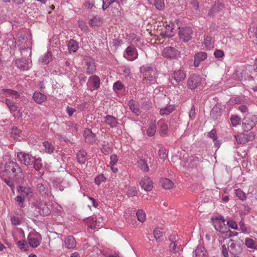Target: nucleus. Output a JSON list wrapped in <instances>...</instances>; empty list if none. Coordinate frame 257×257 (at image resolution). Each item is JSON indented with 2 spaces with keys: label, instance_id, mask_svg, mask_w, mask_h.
Wrapping results in <instances>:
<instances>
[{
  "label": "nucleus",
  "instance_id": "nucleus-11",
  "mask_svg": "<svg viewBox=\"0 0 257 257\" xmlns=\"http://www.w3.org/2000/svg\"><path fill=\"white\" fill-rule=\"evenodd\" d=\"M201 81L202 78L199 75L192 74L188 78V87L190 89H195L201 84Z\"/></svg>",
  "mask_w": 257,
  "mask_h": 257
},
{
  "label": "nucleus",
  "instance_id": "nucleus-39",
  "mask_svg": "<svg viewBox=\"0 0 257 257\" xmlns=\"http://www.w3.org/2000/svg\"><path fill=\"white\" fill-rule=\"evenodd\" d=\"M101 18L98 16H94L90 20L89 24L91 27L98 26L101 24Z\"/></svg>",
  "mask_w": 257,
  "mask_h": 257
},
{
  "label": "nucleus",
  "instance_id": "nucleus-62",
  "mask_svg": "<svg viewBox=\"0 0 257 257\" xmlns=\"http://www.w3.org/2000/svg\"><path fill=\"white\" fill-rule=\"evenodd\" d=\"M18 246L21 249H23L26 250L27 248V243L25 240L19 241L18 242Z\"/></svg>",
  "mask_w": 257,
  "mask_h": 257
},
{
  "label": "nucleus",
  "instance_id": "nucleus-25",
  "mask_svg": "<svg viewBox=\"0 0 257 257\" xmlns=\"http://www.w3.org/2000/svg\"><path fill=\"white\" fill-rule=\"evenodd\" d=\"M156 132V120H152L150 121L149 127L147 130V134L148 136H153Z\"/></svg>",
  "mask_w": 257,
  "mask_h": 257
},
{
  "label": "nucleus",
  "instance_id": "nucleus-57",
  "mask_svg": "<svg viewBox=\"0 0 257 257\" xmlns=\"http://www.w3.org/2000/svg\"><path fill=\"white\" fill-rule=\"evenodd\" d=\"M137 190L136 187H132L128 188L127 191V195L130 197H133L137 195Z\"/></svg>",
  "mask_w": 257,
  "mask_h": 257
},
{
  "label": "nucleus",
  "instance_id": "nucleus-31",
  "mask_svg": "<svg viewBox=\"0 0 257 257\" xmlns=\"http://www.w3.org/2000/svg\"><path fill=\"white\" fill-rule=\"evenodd\" d=\"M175 109V107L173 105H169L166 107L160 109V114L161 115H168Z\"/></svg>",
  "mask_w": 257,
  "mask_h": 257
},
{
  "label": "nucleus",
  "instance_id": "nucleus-44",
  "mask_svg": "<svg viewBox=\"0 0 257 257\" xmlns=\"http://www.w3.org/2000/svg\"><path fill=\"white\" fill-rule=\"evenodd\" d=\"M163 231L162 228H156L154 230V236L156 239L158 241H160L163 237Z\"/></svg>",
  "mask_w": 257,
  "mask_h": 257
},
{
  "label": "nucleus",
  "instance_id": "nucleus-15",
  "mask_svg": "<svg viewBox=\"0 0 257 257\" xmlns=\"http://www.w3.org/2000/svg\"><path fill=\"white\" fill-rule=\"evenodd\" d=\"M17 190L18 193L25 198V197L31 198L34 195L32 189L28 187L19 186L17 187Z\"/></svg>",
  "mask_w": 257,
  "mask_h": 257
},
{
  "label": "nucleus",
  "instance_id": "nucleus-42",
  "mask_svg": "<svg viewBox=\"0 0 257 257\" xmlns=\"http://www.w3.org/2000/svg\"><path fill=\"white\" fill-rule=\"evenodd\" d=\"M234 41L232 38L229 37H224L221 41V43L224 45L225 47L230 48L232 47V41Z\"/></svg>",
  "mask_w": 257,
  "mask_h": 257
},
{
  "label": "nucleus",
  "instance_id": "nucleus-3",
  "mask_svg": "<svg viewBox=\"0 0 257 257\" xmlns=\"http://www.w3.org/2000/svg\"><path fill=\"white\" fill-rule=\"evenodd\" d=\"M214 226L215 229L225 236L231 237V231L228 230L225 224V219L222 216L219 215L213 219Z\"/></svg>",
  "mask_w": 257,
  "mask_h": 257
},
{
  "label": "nucleus",
  "instance_id": "nucleus-27",
  "mask_svg": "<svg viewBox=\"0 0 257 257\" xmlns=\"http://www.w3.org/2000/svg\"><path fill=\"white\" fill-rule=\"evenodd\" d=\"M87 224L90 228H99L102 227V225H100L99 224H97V219L96 217H92L88 218L87 221Z\"/></svg>",
  "mask_w": 257,
  "mask_h": 257
},
{
  "label": "nucleus",
  "instance_id": "nucleus-20",
  "mask_svg": "<svg viewBox=\"0 0 257 257\" xmlns=\"http://www.w3.org/2000/svg\"><path fill=\"white\" fill-rule=\"evenodd\" d=\"M172 77L176 82L179 83L183 81L185 79L186 74L183 70H178L173 72L172 74Z\"/></svg>",
  "mask_w": 257,
  "mask_h": 257
},
{
  "label": "nucleus",
  "instance_id": "nucleus-9",
  "mask_svg": "<svg viewBox=\"0 0 257 257\" xmlns=\"http://www.w3.org/2000/svg\"><path fill=\"white\" fill-rule=\"evenodd\" d=\"M192 34L191 28L188 27L181 28L179 31V38L184 42L189 41L191 39Z\"/></svg>",
  "mask_w": 257,
  "mask_h": 257
},
{
  "label": "nucleus",
  "instance_id": "nucleus-41",
  "mask_svg": "<svg viewBox=\"0 0 257 257\" xmlns=\"http://www.w3.org/2000/svg\"><path fill=\"white\" fill-rule=\"evenodd\" d=\"M138 167L143 171L147 172L149 171V166L144 159H140L138 162Z\"/></svg>",
  "mask_w": 257,
  "mask_h": 257
},
{
  "label": "nucleus",
  "instance_id": "nucleus-59",
  "mask_svg": "<svg viewBox=\"0 0 257 257\" xmlns=\"http://www.w3.org/2000/svg\"><path fill=\"white\" fill-rule=\"evenodd\" d=\"M102 9L103 10H105L107 9L111 4L114 3V1L113 0H102Z\"/></svg>",
  "mask_w": 257,
  "mask_h": 257
},
{
  "label": "nucleus",
  "instance_id": "nucleus-38",
  "mask_svg": "<svg viewBox=\"0 0 257 257\" xmlns=\"http://www.w3.org/2000/svg\"><path fill=\"white\" fill-rule=\"evenodd\" d=\"M43 146L44 147L45 152L48 154H52L54 150L53 145L48 141H45L43 143Z\"/></svg>",
  "mask_w": 257,
  "mask_h": 257
},
{
  "label": "nucleus",
  "instance_id": "nucleus-19",
  "mask_svg": "<svg viewBox=\"0 0 257 257\" xmlns=\"http://www.w3.org/2000/svg\"><path fill=\"white\" fill-rule=\"evenodd\" d=\"M227 244V248H229V251L230 253L236 254L241 251V249L240 246L234 242L232 240H229Z\"/></svg>",
  "mask_w": 257,
  "mask_h": 257
},
{
  "label": "nucleus",
  "instance_id": "nucleus-47",
  "mask_svg": "<svg viewBox=\"0 0 257 257\" xmlns=\"http://www.w3.org/2000/svg\"><path fill=\"white\" fill-rule=\"evenodd\" d=\"M158 124L160 126V130L162 133L165 134L168 130V125L164 120L161 119L158 121Z\"/></svg>",
  "mask_w": 257,
  "mask_h": 257
},
{
  "label": "nucleus",
  "instance_id": "nucleus-6",
  "mask_svg": "<svg viewBox=\"0 0 257 257\" xmlns=\"http://www.w3.org/2000/svg\"><path fill=\"white\" fill-rule=\"evenodd\" d=\"M244 122L242 123V128L245 131L251 130L257 122V115H248L244 117Z\"/></svg>",
  "mask_w": 257,
  "mask_h": 257
},
{
  "label": "nucleus",
  "instance_id": "nucleus-17",
  "mask_svg": "<svg viewBox=\"0 0 257 257\" xmlns=\"http://www.w3.org/2000/svg\"><path fill=\"white\" fill-rule=\"evenodd\" d=\"M18 68L22 70H27L32 66L31 61L27 59H19L16 62Z\"/></svg>",
  "mask_w": 257,
  "mask_h": 257
},
{
  "label": "nucleus",
  "instance_id": "nucleus-32",
  "mask_svg": "<svg viewBox=\"0 0 257 257\" xmlns=\"http://www.w3.org/2000/svg\"><path fill=\"white\" fill-rule=\"evenodd\" d=\"M37 190L42 195H47L49 193V189L44 184L39 183L37 184Z\"/></svg>",
  "mask_w": 257,
  "mask_h": 257
},
{
  "label": "nucleus",
  "instance_id": "nucleus-53",
  "mask_svg": "<svg viewBox=\"0 0 257 257\" xmlns=\"http://www.w3.org/2000/svg\"><path fill=\"white\" fill-rule=\"evenodd\" d=\"M79 27L84 32H87L88 31V27L86 23L83 20H79L78 21Z\"/></svg>",
  "mask_w": 257,
  "mask_h": 257
},
{
  "label": "nucleus",
  "instance_id": "nucleus-51",
  "mask_svg": "<svg viewBox=\"0 0 257 257\" xmlns=\"http://www.w3.org/2000/svg\"><path fill=\"white\" fill-rule=\"evenodd\" d=\"M25 200V198L22 196H21L20 194L18 195L15 198V200L18 203V206L21 208L23 207V203L24 202Z\"/></svg>",
  "mask_w": 257,
  "mask_h": 257
},
{
  "label": "nucleus",
  "instance_id": "nucleus-46",
  "mask_svg": "<svg viewBox=\"0 0 257 257\" xmlns=\"http://www.w3.org/2000/svg\"><path fill=\"white\" fill-rule=\"evenodd\" d=\"M230 121L233 126L238 125L241 122V118L237 115H233L230 117Z\"/></svg>",
  "mask_w": 257,
  "mask_h": 257
},
{
  "label": "nucleus",
  "instance_id": "nucleus-28",
  "mask_svg": "<svg viewBox=\"0 0 257 257\" xmlns=\"http://www.w3.org/2000/svg\"><path fill=\"white\" fill-rule=\"evenodd\" d=\"M105 121L106 124L109 125L111 127H115L117 124L116 118L110 115H107L105 117Z\"/></svg>",
  "mask_w": 257,
  "mask_h": 257
},
{
  "label": "nucleus",
  "instance_id": "nucleus-12",
  "mask_svg": "<svg viewBox=\"0 0 257 257\" xmlns=\"http://www.w3.org/2000/svg\"><path fill=\"white\" fill-rule=\"evenodd\" d=\"M169 239L171 241L169 246L170 251L175 254L178 253L181 245L178 237L175 235H171L169 237Z\"/></svg>",
  "mask_w": 257,
  "mask_h": 257
},
{
  "label": "nucleus",
  "instance_id": "nucleus-50",
  "mask_svg": "<svg viewBox=\"0 0 257 257\" xmlns=\"http://www.w3.org/2000/svg\"><path fill=\"white\" fill-rule=\"evenodd\" d=\"M236 195L241 200L246 199L245 194L240 189H237L235 191Z\"/></svg>",
  "mask_w": 257,
  "mask_h": 257
},
{
  "label": "nucleus",
  "instance_id": "nucleus-55",
  "mask_svg": "<svg viewBox=\"0 0 257 257\" xmlns=\"http://www.w3.org/2000/svg\"><path fill=\"white\" fill-rule=\"evenodd\" d=\"M214 55L215 58L219 59L224 56V53L221 50L216 49L214 52Z\"/></svg>",
  "mask_w": 257,
  "mask_h": 257
},
{
  "label": "nucleus",
  "instance_id": "nucleus-22",
  "mask_svg": "<svg viewBox=\"0 0 257 257\" xmlns=\"http://www.w3.org/2000/svg\"><path fill=\"white\" fill-rule=\"evenodd\" d=\"M207 57V54L204 52H200L195 55L194 65L195 67H198L200 62L205 60Z\"/></svg>",
  "mask_w": 257,
  "mask_h": 257
},
{
  "label": "nucleus",
  "instance_id": "nucleus-4",
  "mask_svg": "<svg viewBox=\"0 0 257 257\" xmlns=\"http://www.w3.org/2000/svg\"><path fill=\"white\" fill-rule=\"evenodd\" d=\"M18 46H19V50L21 53H23L26 51L28 52L29 55L31 54V50L30 47L31 46L32 43L30 38L26 37L25 35H21L19 37V39L16 43Z\"/></svg>",
  "mask_w": 257,
  "mask_h": 257
},
{
  "label": "nucleus",
  "instance_id": "nucleus-5",
  "mask_svg": "<svg viewBox=\"0 0 257 257\" xmlns=\"http://www.w3.org/2000/svg\"><path fill=\"white\" fill-rule=\"evenodd\" d=\"M32 206L40 215L45 216L50 213V210L46 203L42 202L41 199L35 200L32 203Z\"/></svg>",
  "mask_w": 257,
  "mask_h": 257
},
{
  "label": "nucleus",
  "instance_id": "nucleus-2",
  "mask_svg": "<svg viewBox=\"0 0 257 257\" xmlns=\"http://www.w3.org/2000/svg\"><path fill=\"white\" fill-rule=\"evenodd\" d=\"M4 173L10 178L20 179L24 177V174L19 165L10 161L5 164Z\"/></svg>",
  "mask_w": 257,
  "mask_h": 257
},
{
  "label": "nucleus",
  "instance_id": "nucleus-34",
  "mask_svg": "<svg viewBox=\"0 0 257 257\" xmlns=\"http://www.w3.org/2000/svg\"><path fill=\"white\" fill-rule=\"evenodd\" d=\"M128 106L130 109L137 115H139L141 113L140 110L138 107L136 102L134 100H131L128 102Z\"/></svg>",
  "mask_w": 257,
  "mask_h": 257
},
{
  "label": "nucleus",
  "instance_id": "nucleus-7",
  "mask_svg": "<svg viewBox=\"0 0 257 257\" xmlns=\"http://www.w3.org/2000/svg\"><path fill=\"white\" fill-rule=\"evenodd\" d=\"M18 160L23 164L26 166L33 164L35 161V157L31 155L24 152H20L17 153Z\"/></svg>",
  "mask_w": 257,
  "mask_h": 257
},
{
  "label": "nucleus",
  "instance_id": "nucleus-10",
  "mask_svg": "<svg viewBox=\"0 0 257 257\" xmlns=\"http://www.w3.org/2000/svg\"><path fill=\"white\" fill-rule=\"evenodd\" d=\"M87 89L90 91L97 89L100 86V78L96 75H92L89 77L87 82Z\"/></svg>",
  "mask_w": 257,
  "mask_h": 257
},
{
  "label": "nucleus",
  "instance_id": "nucleus-13",
  "mask_svg": "<svg viewBox=\"0 0 257 257\" xmlns=\"http://www.w3.org/2000/svg\"><path fill=\"white\" fill-rule=\"evenodd\" d=\"M144 77L146 81H148L151 84H154L156 82V71L152 67H148L145 69Z\"/></svg>",
  "mask_w": 257,
  "mask_h": 257
},
{
  "label": "nucleus",
  "instance_id": "nucleus-43",
  "mask_svg": "<svg viewBox=\"0 0 257 257\" xmlns=\"http://www.w3.org/2000/svg\"><path fill=\"white\" fill-rule=\"evenodd\" d=\"M196 257H205L206 251L202 246H198L195 251Z\"/></svg>",
  "mask_w": 257,
  "mask_h": 257
},
{
  "label": "nucleus",
  "instance_id": "nucleus-29",
  "mask_svg": "<svg viewBox=\"0 0 257 257\" xmlns=\"http://www.w3.org/2000/svg\"><path fill=\"white\" fill-rule=\"evenodd\" d=\"M174 24L170 23L167 25L164 31V35L168 37H171L174 36Z\"/></svg>",
  "mask_w": 257,
  "mask_h": 257
},
{
  "label": "nucleus",
  "instance_id": "nucleus-40",
  "mask_svg": "<svg viewBox=\"0 0 257 257\" xmlns=\"http://www.w3.org/2000/svg\"><path fill=\"white\" fill-rule=\"evenodd\" d=\"M214 41L212 38L207 36L204 39V44L207 49L210 50L214 47Z\"/></svg>",
  "mask_w": 257,
  "mask_h": 257
},
{
  "label": "nucleus",
  "instance_id": "nucleus-30",
  "mask_svg": "<svg viewBox=\"0 0 257 257\" xmlns=\"http://www.w3.org/2000/svg\"><path fill=\"white\" fill-rule=\"evenodd\" d=\"M160 183L164 188L165 189H170L173 188L174 184L173 182L167 178H162L160 180Z\"/></svg>",
  "mask_w": 257,
  "mask_h": 257
},
{
  "label": "nucleus",
  "instance_id": "nucleus-16",
  "mask_svg": "<svg viewBox=\"0 0 257 257\" xmlns=\"http://www.w3.org/2000/svg\"><path fill=\"white\" fill-rule=\"evenodd\" d=\"M162 54L164 57L173 59L176 57L177 54V50L174 48L167 47L163 49Z\"/></svg>",
  "mask_w": 257,
  "mask_h": 257
},
{
  "label": "nucleus",
  "instance_id": "nucleus-8",
  "mask_svg": "<svg viewBox=\"0 0 257 257\" xmlns=\"http://www.w3.org/2000/svg\"><path fill=\"white\" fill-rule=\"evenodd\" d=\"M29 245L33 248L38 246L41 242L42 237L38 232H30L28 236Z\"/></svg>",
  "mask_w": 257,
  "mask_h": 257
},
{
  "label": "nucleus",
  "instance_id": "nucleus-35",
  "mask_svg": "<svg viewBox=\"0 0 257 257\" xmlns=\"http://www.w3.org/2000/svg\"><path fill=\"white\" fill-rule=\"evenodd\" d=\"M223 8H224V6H223V4L221 3H220V2H218L217 3H216L214 5V6L211 9V10L209 12V15H211L214 13L218 12L222 10Z\"/></svg>",
  "mask_w": 257,
  "mask_h": 257
},
{
  "label": "nucleus",
  "instance_id": "nucleus-54",
  "mask_svg": "<svg viewBox=\"0 0 257 257\" xmlns=\"http://www.w3.org/2000/svg\"><path fill=\"white\" fill-rule=\"evenodd\" d=\"M106 178L103 176V175H100L95 177V183L96 184L99 185L101 183L104 182Z\"/></svg>",
  "mask_w": 257,
  "mask_h": 257
},
{
  "label": "nucleus",
  "instance_id": "nucleus-49",
  "mask_svg": "<svg viewBox=\"0 0 257 257\" xmlns=\"http://www.w3.org/2000/svg\"><path fill=\"white\" fill-rule=\"evenodd\" d=\"M41 159L40 158H35V161L34 164V167L37 171H39L42 167V164L41 163Z\"/></svg>",
  "mask_w": 257,
  "mask_h": 257
},
{
  "label": "nucleus",
  "instance_id": "nucleus-63",
  "mask_svg": "<svg viewBox=\"0 0 257 257\" xmlns=\"http://www.w3.org/2000/svg\"><path fill=\"white\" fill-rule=\"evenodd\" d=\"M122 74L125 77L128 76L131 73L130 69L128 67H125V66H124L122 68Z\"/></svg>",
  "mask_w": 257,
  "mask_h": 257
},
{
  "label": "nucleus",
  "instance_id": "nucleus-52",
  "mask_svg": "<svg viewBox=\"0 0 257 257\" xmlns=\"http://www.w3.org/2000/svg\"><path fill=\"white\" fill-rule=\"evenodd\" d=\"M153 3L156 9L158 10H162L164 7V0H155Z\"/></svg>",
  "mask_w": 257,
  "mask_h": 257
},
{
  "label": "nucleus",
  "instance_id": "nucleus-61",
  "mask_svg": "<svg viewBox=\"0 0 257 257\" xmlns=\"http://www.w3.org/2000/svg\"><path fill=\"white\" fill-rule=\"evenodd\" d=\"M12 223L15 225H19L21 224V220L18 217L13 216L11 219Z\"/></svg>",
  "mask_w": 257,
  "mask_h": 257
},
{
  "label": "nucleus",
  "instance_id": "nucleus-18",
  "mask_svg": "<svg viewBox=\"0 0 257 257\" xmlns=\"http://www.w3.org/2000/svg\"><path fill=\"white\" fill-rule=\"evenodd\" d=\"M83 136L85 142L88 143L93 144L96 140L95 135L89 128L85 130Z\"/></svg>",
  "mask_w": 257,
  "mask_h": 257
},
{
  "label": "nucleus",
  "instance_id": "nucleus-45",
  "mask_svg": "<svg viewBox=\"0 0 257 257\" xmlns=\"http://www.w3.org/2000/svg\"><path fill=\"white\" fill-rule=\"evenodd\" d=\"M138 220L141 222H144L146 220V216L145 211L142 209H139L136 213Z\"/></svg>",
  "mask_w": 257,
  "mask_h": 257
},
{
  "label": "nucleus",
  "instance_id": "nucleus-56",
  "mask_svg": "<svg viewBox=\"0 0 257 257\" xmlns=\"http://www.w3.org/2000/svg\"><path fill=\"white\" fill-rule=\"evenodd\" d=\"M229 248H227V244H223L222 245V254L224 257H228V252Z\"/></svg>",
  "mask_w": 257,
  "mask_h": 257
},
{
  "label": "nucleus",
  "instance_id": "nucleus-23",
  "mask_svg": "<svg viewBox=\"0 0 257 257\" xmlns=\"http://www.w3.org/2000/svg\"><path fill=\"white\" fill-rule=\"evenodd\" d=\"M34 100L38 104H41L47 100V96L40 92H35L33 95Z\"/></svg>",
  "mask_w": 257,
  "mask_h": 257
},
{
  "label": "nucleus",
  "instance_id": "nucleus-64",
  "mask_svg": "<svg viewBox=\"0 0 257 257\" xmlns=\"http://www.w3.org/2000/svg\"><path fill=\"white\" fill-rule=\"evenodd\" d=\"M227 225L232 229H237L238 228L236 223L233 221L230 220L227 222Z\"/></svg>",
  "mask_w": 257,
  "mask_h": 257
},
{
  "label": "nucleus",
  "instance_id": "nucleus-14",
  "mask_svg": "<svg viewBox=\"0 0 257 257\" xmlns=\"http://www.w3.org/2000/svg\"><path fill=\"white\" fill-rule=\"evenodd\" d=\"M123 56L129 61H134L138 58V54L134 47L128 46L125 49Z\"/></svg>",
  "mask_w": 257,
  "mask_h": 257
},
{
  "label": "nucleus",
  "instance_id": "nucleus-24",
  "mask_svg": "<svg viewBox=\"0 0 257 257\" xmlns=\"http://www.w3.org/2000/svg\"><path fill=\"white\" fill-rule=\"evenodd\" d=\"M76 242L74 237L72 236H67L65 239V245L68 249L73 248L76 246Z\"/></svg>",
  "mask_w": 257,
  "mask_h": 257
},
{
  "label": "nucleus",
  "instance_id": "nucleus-58",
  "mask_svg": "<svg viewBox=\"0 0 257 257\" xmlns=\"http://www.w3.org/2000/svg\"><path fill=\"white\" fill-rule=\"evenodd\" d=\"M95 71V66L94 63H87V73L88 74H92Z\"/></svg>",
  "mask_w": 257,
  "mask_h": 257
},
{
  "label": "nucleus",
  "instance_id": "nucleus-33",
  "mask_svg": "<svg viewBox=\"0 0 257 257\" xmlns=\"http://www.w3.org/2000/svg\"><path fill=\"white\" fill-rule=\"evenodd\" d=\"M244 243L246 247L249 248L257 249V242L254 241L250 238H246L245 239Z\"/></svg>",
  "mask_w": 257,
  "mask_h": 257
},
{
  "label": "nucleus",
  "instance_id": "nucleus-48",
  "mask_svg": "<svg viewBox=\"0 0 257 257\" xmlns=\"http://www.w3.org/2000/svg\"><path fill=\"white\" fill-rule=\"evenodd\" d=\"M234 137L238 144H244L247 142V139L244 135H235Z\"/></svg>",
  "mask_w": 257,
  "mask_h": 257
},
{
  "label": "nucleus",
  "instance_id": "nucleus-26",
  "mask_svg": "<svg viewBox=\"0 0 257 257\" xmlns=\"http://www.w3.org/2000/svg\"><path fill=\"white\" fill-rule=\"evenodd\" d=\"M52 60V54L50 52H47L44 55L40 57L39 62L42 64H47Z\"/></svg>",
  "mask_w": 257,
  "mask_h": 257
},
{
  "label": "nucleus",
  "instance_id": "nucleus-37",
  "mask_svg": "<svg viewBox=\"0 0 257 257\" xmlns=\"http://www.w3.org/2000/svg\"><path fill=\"white\" fill-rule=\"evenodd\" d=\"M86 152L84 150H80L77 154V158L78 161L81 163L83 164L86 160Z\"/></svg>",
  "mask_w": 257,
  "mask_h": 257
},
{
  "label": "nucleus",
  "instance_id": "nucleus-60",
  "mask_svg": "<svg viewBox=\"0 0 257 257\" xmlns=\"http://www.w3.org/2000/svg\"><path fill=\"white\" fill-rule=\"evenodd\" d=\"M110 161L109 163V166H114L116 165L118 161V158L116 155L113 154L110 156Z\"/></svg>",
  "mask_w": 257,
  "mask_h": 257
},
{
  "label": "nucleus",
  "instance_id": "nucleus-1",
  "mask_svg": "<svg viewBox=\"0 0 257 257\" xmlns=\"http://www.w3.org/2000/svg\"><path fill=\"white\" fill-rule=\"evenodd\" d=\"M0 95L6 98V103L12 113H14L17 110L15 101L20 98L19 93L13 89H2Z\"/></svg>",
  "mask_w": 257,
  "mask_h": 257
},
{
  "label": "nucleus",
  "instance_id": "nucleus-21",
  "mask_svg": "<svg viewBox=\"0 0 257 257\" xmlns=\"http://www.w3.org/2000/svg\"><path fill=\"white\" fill-rule=\"evenodd\" d=\"M142 187L147 191H151L153 188V182L149 177H145L140 182Z\"/></svg>",
  "mask_w": 257,
  "mask_h": 257
},
{
  "label": "nucleus",
  "instance_id": "nucleus-36",
  "mask_svg": "<svg viewBox=\"0 0 257 257\" xmlns=\"http://www.w3.org/2000/svg\"><path fill=\"white\" fill-rule=\"evenodd\" d=\"M68 47L70 52H75L78 48V43L73 40H71L68 44Z\"/></svg>",
  "mask_w": 257,
  "mask_h": 257
}]
</instances>
